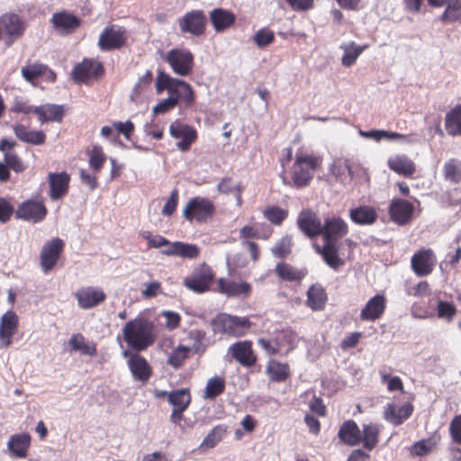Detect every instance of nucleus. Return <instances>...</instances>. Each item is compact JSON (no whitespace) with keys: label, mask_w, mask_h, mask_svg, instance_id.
Returning a JSON list of instances; mask_svg holds the SVG:
<instances>
[{"label":"nucleus","mask_w":461,"mask_h":461,"mask_svg":"<svg viewBox=\"0 0 461 461\" xmlns=\"http://www.w3.org/2000/svg\"><path fill=\"white\" fill-rule=\"evenodd\" d=\"M49 213L45 199L37 191L30 198L21 202L15 211V219L23 221L40 223Z\"/></svg>","instance_id":"423d86ee"},{"label":"nucleus","mask_w":461,"mask_h":461,"mask_svg":"<svg viewBox=\"0 0 461 461\" xmlns=\"http://www.w3.org/2000/svg\"><path fill=\"white\" fill-rule=\"evenodd\" d=\"M365 48L366 47L351 43L350 46L347 48L345 50V53L342 57V64L347 67L353 65L356 62L358 56L365 50Z\"/></svg>","instance_id":"680f3d73"},{"label":"nucleus","mask_w":461,"mask_h":461,"mask_svg":"<svg viewBox=\"0 0 461 461\" xmlns=\"http://www.w3.org/2000/svg\"><path fill=\"white\" fill-rule=\"evenodd\" d=\"M380 429L377 424L369 423L363 425L361 431V443L367 450H373L379 442Z\"/></svg>","instance_id":"a18cd8bd"},{"label":"nucleus","mask_w":461,"mask_h":461,"mask_svg":"<svg viewBox=\"0 0 461 461\" xmlns=\"http://www.w3.org/2000/svg\"><path fill=\"white\" fill-rule=\"evenodd\" d=\"M192 401L190 390L181 388L169 392L168 403L173 407L170 415V421L176 425H180L184 418V411L187 410Z\"/></svg>","instance_id":"4468645a"},{"label":"nucleus","mask_w":461,"mask_h":461,"mask_svg":"<svg viewBox=\"0 0 461 461\" xmlns=\"http://www.w3.org/2000/svg\"><path fill=\"white\" fill-rule=\"evenodd\" d=\"M70 175L63 170L61 172H49L47 180L49 184V196L51 201L62 200L69 191Z\"/></svg>","instance_id":"dca6fc26"},{"label":"nucleus","mask_w":461,"mask_h":461,"mask_svg":"<svg viewBox=\"0 0 461 461\" xmlns=\"http://www.w3.org/2000/svg\"><path fill=\"white\" fill-rule=\"evenodd\" d=\"M164 60L175 74L181 77L189 76L194 67V57L187 49H172L167 53Z\"/></svg>","instance_id":"1a4fd4ad"},{"label":"nucleus","mask_w":461,"mask_h":461,"mask_svg":"<svg viewBox=\"0 0 461 461\" xmlns=\"http://www.w3.org/2000/svg\"><path fill=\"white\" fill-rule=\"evenodd\" d=\"M438 316L451 321L456 313L455 305L451 303L440 301L437 307Z\"/></svg>","instance_id":"69168bd1"},{"label":"nucleus","mask_w":461,"mask_h":461,"mask_svg":"<svg viewBox=\"0 0 461 461\" xmlns=\"http://www.w3.org/2000/svg\"><path fill=\"white\" fill-rule=\"evenodd\" d=\"M28 27V23L19 14L9 12L0 16V41L4 40L5 46L10 48L21 39Z\"/></svg>","instance_id":"0eeeda50"},{"label":"nucleus","mask_w":461,"mask_h":461,"mask_svg":"<svg viewBox=\"0 0 461 461\" xmlns=\"http://www.w3.org/2000/svg\"><path fill=\"white\" fill-rule=\"evenodd\" d=\"M414 210V205L410 201L393 198L388 206V214L393 222L403 226L411 221Z\"/></svg>","instance_id":"f3484780"},{"label":"nucleus","mask_w":461,"mask_h":461,"mask_svg":"<svg viewBox=\"0 0 461 461\" xmlns=\"http://www.w3.org/2000/svg\"><path fill=\"white\" fill-rule=\"evenodd\" d=\"M216 214V206L214 203L205 196H194L191 198L185 205L182 215L185 221L190 223L203 224L211 220Z\"/></svg>","instance_id":"20e7f679"},{"label":"nucleus","mask_w":461,"mask_h":461,"mask_svg":"<svg viewBox=\"0 0 461 461\" xmlns=\"http://www.w3.org/2000/svg\"><path fill=\"white\" fill-rule=\"evenodd\" d=\"M265 374L270 382L280 384L290 379L292 371L288 363L270 358L266 364Z\"/></svg>","instance_id":"7c9ffc66"},{"label":"nucleus","mask_w":461,"mask_h":461,"mask_svg":"<svg viewBox=\"0 0 461 461\" xmlns=\"http://www.w3.org/2000/svg\"><path fill=\"white\" fill-rule=\"evenodd\" d=\"M294 333L289 330L275 331L274 337H260L258 345L268 356H287L294 349Z\"/></svg>","instance_id":"39448f33"},{"label":"nucleus","mask_w":461,"mask_h":461,"mask_svg":"<svg viewBox=\"0 0 461 461\" xmlns=\"http://www.w3.org/2000/svg\"><path fill=\"white\" fill-rule=\"evenodd\" d=\"M264 217L273 225L280 226L288 216V211L276 205H270L263 211Z\"/></svg>","instance_id":"6e6d98bb"},{"label":"nucleus","mask_w":461,"mask_h":461,"mask_svg":"<svg viewBox=\"0 0 461 461\" xmlns=\"http://www.w3.org/2000/svg\"><path fill=\"white\" fill-rule=\"evenodd\" d=\"M348 232V223L339 216L325 219L321 229V237L324 243H333L342 239Z\"/></svg>","instance_id":"aec40b11"},{"label":"nucleus","mask_w":461,"mask_h":461,"mask_svg":"<svg viewBox=\"0 0 461 461\" xmlns=\"http://www.w3.org/2000/svg\"><path fill=\"white\" fill-rule=\"evenodd\" d=\"M293 245L292 237L286 235L271 249V251L276 258H285L291 253Z\"/></svg>","instance_id":"13d9d810"},{"label":"nucleus","mask_w":461,"mask_h":461,"mask_svg":"<svg viewBox=\"0 0 461 461\" xmlns=\"http://www.w3.org/2000/svg\"><path fill=\"white\" fill-rule=\"evenodd\" d=\"M306 305L313 312L324 310L328 294L321 284L312 285L307 291Z\"/></svg>","instance_id":"58836bf2"},{"label":"nucleus","mask_w":461,"mask_h":461,"mask_svg":"<svg viewBox=\"0 0 461 461\" xmlns=\"http://www.w3.org/2000/svg\"><path fill=\"white\" fill-rule=\"evenodd\" d=\"M123 356L128 358L127 364L133 378L136 381L146 384L152 375V367L146 358L137 351H124Z\"/></svg>","instance_id":"6ab92c4d"},{"label":"nucleus","mask_w":461,"mask_h":461,"mask_svg":"<svg viewBox=\"0 0 461 461\" xmlns=\"http://www.w3.org/2000/svg\"><path fill=\"white\" fill-rule=\"evenodd\" d=\"M179 202V191L175 188L171 191L168 199L162 207L161 214L166 217H171L176 211Z\"/></svg>","instance_id":"052dcab7"},{"label":"nucleus","mask_w":461,"mask_h":461,"mask_svg":"<svg viewBox=\"0 0 461 461\" xmlns=\"http://www.w3.org/2000/svg\"><path fill=\"white\" fill-rule=\"evenodd\" d=\"M19 328V316L10 309L0 318V341L1 346L8 348L13 344V338Z\"/></svg>","instance_id":"4be33fe9"},{"label":"nucleus","mask_w":461,"mask_h":461,"mask_svg":"<svg viewBox=\"0 0 461 461\" xmlns=\"http://www.w3.org/2000/svg\"><path fill=\"white\" fill-rule=\"evenodd\" d=\"M316 250L321 255L326 264L334 270H338L345 264V261L339 256V249L336 244L324 243L322 248L316 246Z\"/></svg>","instance_id":"79ce46f5"},{"label":"nucleus","mask_w":461,"mask_h":461,"mask_svg":"<svg viewBox=\"0 0 461 461\" xmlns=\"http://www.w3.org/2000/svg\"><path fill=\"white\" fill-rule=\"evenodd\" d=\"M50 23L59 35L68 36L81 26L82 20L72 11L62 9L52 14Z\"/></svg>","instance_id":"f8f14e48"},{"label":"nucleus","mask_w":461,"mask_h":461,"mask_svg":"<svg viewBox=\"0 0 461 461\" xmlns=\"http://www.w3.org/2000/svg\"><path fill=\"white\" fill-rule=\"evenodd\" d=\"M321 157L299 150L295 153L294 162L290 170L291 181H287L285 176L281 175L283 183L296 188H303L310 185L315 171L321 168Z\"/></svg>","instance_id":"f257e3e1"},{"label":"nucleus","mask_w":461,"mask_h":461,"mask_svg":"<svg viewBox=\"0 0 461 461\" xmlns=\"http://www.w3.org/2000/svg\"><path fill=\"white\" fill-rule=\"evenodd\" d=\"M75 296L77 300L78 306L85 310L98 306L106 298V295L102 289L93 286L78 289L75 294Z\"/></svg>","instance_id":"cd10ccee"},{"label":"nucleus","mask_w":461,"mask_h":461,"mask_svg":"<svg viewBox=\"0 0 461 461\" xmlns=\"http://www.w3.org/2000/svg\"><path fill=\"white\" fill-rule=\"evenodd\" d=\"M28 165L20 158L17 152L13 150L5 153L4 159L0 161V183H7L11 180V171L20 174L25 171Z\"/></svg>","instance_id":"5701e85b"},{"label":"nucleus","mask_w":461,"mask_h":461,"mask_svg":"<svg viewBox=\"0 0 461 461\" xmlns=\"http://www.w3.org/2000/svg\"><path fill=\"white\" fill-rule=\"evenodd\" d=\"M65 248L62 239L57 237L48 241L41 251L40 260L42 271L50 273L58 264Z\"/></svg>","instance_id":"ddd939ff"},{"label":"nucleus","mask_w":461,"mask_h":461,"mask_svg":"<svg viewBox=\"0 0 461 461\" xmlns=\"http://www.w3.org/2000/svg\"><path fill=\"white\" fill-rule=\"evenodd\" d=\"M32 437L29 432L15 433L7 441L9 455L14 458H25L31 447Z\"/></svg>","instance_id":"c85d7f7f"},{"label":"nucleus","mask_w":461,"mask_h":461,"mask_svg":"<svg viewBox=\"0 0 461 461\" xmlns=\"http://www.w3.org/2000/svg\"><path fill=\"white\" fill-rule=\"evenodd\" d=\"M153 81V74L150 70H147L145 74L140 77L134 86V94L139 95L148 90Z\"/></svg>","instance_id":"338daca9"},{"label":"nucleus","mask_w":461,"mask_h":461,"mask_svg":"<svg viewBox=\"0 0 461 461\" xmlns=\"http://www.w3.org/2000/svg\"><path fill=\"white\" fill-rule=\"evenodd\" d=\"M14 205L5 197H0V222L7 223L13 215L15 216Z\"/></svg>","instance_id":"e2e57ef3"},{"label":"nucleus","mask_w":461,"mask_h":461,"mask_svg":"<svg viewBox=\"0 0 461 461\" xmlns=\"http://www.w3.org/2000/svg\"><path fill=\"white\" fill-rule=\"evenodd\" d=\"M297 226L310 239L321 235L322 223L321 218L312 209H303L297 217Z\"/></svg>","instance_id":"412c9836"},{"label":"nucleus","mask_w":461,"mask_h":461,"mask_svg":"<svg viewBox=\"0 0 461 461\" xmlns=\"http://www.w3.org/2000/svg\"><path fill=\"white\" fill-rule=\"evenodd\" d=\"M104 67L100 61L91 58H84L71 70V79L77 85H90L104 76Z\"/></svg>","instance_id":"6e6552de"},{"label":"nucleus","mask_w":461,"mask_h":461,"mask_svg":"<svg viewBox=\"0 0 461 461\" xmlns=\"http://www.w3.org/2000/svg\"><path fill=\"white\" fill-rule=\"evenodd\" d=\"M449 433L453 441L461 445V414L452 419L449 425Z\"/></svg>","instance_id":"774afa93"},{"label":"nucleus","mask_w":461,"mask_h":461,"mask_svg":"<svg viewBox=\"0 0 461 461\" xmlns=\"http://www.w3.org/2000/svg\"><path fill=\"white\" fill-rule=\"evenodd\" d=\"M225 388V379L221 376L215 375L208 379L203 397L206 400H214L224 393Z\"/></svg>","instance_id":"49530a36"},{"label":"nucleus","mask_w":461,"mask_h":461,"mask_svg":"<svg viewBox=\"0 0 461 461\" xmlns=\"http://www.w3.org/2000/svg\"><path fill=\"white\" fill-rule=\"evenodd\" d=\"M13 130L18 140L32 146H41L46 142L47 135L42 130L30 129L22 124L15 123Z\"/></svg>","instance_id":"c756f323"},{"label":"nucleus","mask_w":461,"mask_h":461,"mask_svg":"<svg viewBox=\"0 0 461 461\" xmlns=\"http://www.w3.org/2000/svg\"><path fill=\"white\" fill-rule=\"evenodd\" d=\"M190 348L186 346H178L174 348L167 357V364L175 369L180 368L186 359L190 357Z\"/></svg>","instance_id":"864d4df0"},{"label":"nucleus","mask_w":461,"mask_h":461,"mask_svg":"<svg viewBox=\"0 0 461 461\" xmlns=\"http://www.w3.org/2000/svg\"><path fill=\"white\" fill-rule=\"evenodd\" d=\"M123 339L128 347L137 352L146 350L156 340L154 324L144 317L129 321L123 330Z\"/></svg>","instance_id":"f03ea898"},{"label":"nucleus","mask_w":461,"mask_h":461,"mask_svg":"<svg viewBox=\"0 0 461 461\" xmlns=\"http://www.w3.org/2000/svg\"><path fill=\"white\" fill-rule=\"evenodd\" d=\"M253 41L258 48H264L274 42L275 33L267 28H262L255 33Z\"/></svg>","instance_id":"bf43d9fd"},{"label":"nucleus","mask_w":461,"mask_h":461,"mask_svg":"<svg viewBox=\"0 0 461 461\" xmlns=\"http://www.w3.org/2000/svg\"><path fill=\"white\" fill-rule=\"evenodd\" d=\"M181 33L199 37L205 33L207 17L203 10H192L177 20Z\"/></svg>","instance_id":"9b49d317"},{"label":"nucleus","mask_w":461,"mask_h":461,"mask_svg":"<svg viewBox=\"0 0 461 461\" xmlns=\"http://www.w3.org/2000/svg\"><path fill=\"white\" fill-rule=\"evenodd\" d=\"M444 177L452 184L461 182V161L451 158L447 161L443 168Z\"/></svg>","instance_id":"5fc2aeb1"},{"label":"nucleus","mask_w":461,"mask_h":461,"mask_svg":"<svg viewBox=\"0 0 461 461\" xmlns=\"http://www.w3.org/2000/svg\"><path fill=\"white\" fill-rule=\"evenodd\" d=\"M386 297L384 294H375L371 297L360 312L362 321H375L382 318L386 309Z\"/></svg>","instance_id":"bb28decb"},{"label":"nucleus","mask_w":461,"mask_h":461,"mask_svg":"<svg viewBox=\"0 0 461 461\" xmlns=\"http://www.w3.org/2000/svg\"><path fill=\"white\" fill-rule=\"evenodd\" d=\"M174 97L176 98V104L182 101L186 107H191L194 104L195 95L190 84L180 80L176 92L173 94Z\"/></svg>","instance_id":"de8ad7c7"},{"label":"nucleus","mask_w":461,"mask_h":461,"mask_svg":"<svg viewBox=\"0 0 461 461\" xmlns=\"http://www.w3.org/2000/svg\"><path fill=\"white\" fill-rule=\"evenodd\" d=\"M162 253L167 256H175L186 259H194L198 258L200 254V249L195 244L175 241L171 242L169 248L164 249Z\"/></svg>","instance_id":"e433bc0d"},{"label":"nucleus","mask_w":461,"mask_h":461,"mask_svg":"<svg viewBox=\"0 0 461 461\" xmlns=\"http://www.w3.org/2000/svg\"><path fill=\"white\" fill-rule=\"evenodd\" d=\"M41 111L39 113L38 121L41 124L49 122H62L66 115V105L46 103L40 105Z\"/></svg>","instance_id":"f704fd0d"},{"label":"nucleus","mask_w":461,"mask_h":461,"mask_svg":"<svg viewBox=\"0 0 461 461\" xmlns=\"http://www.w3.org/2000/svg\"><path fill=\"white\" fill-rule=\"evenodd\" d=\"M228 426L225 424L214 426L200 444L199 449L208 450L214 447L223 439L224 436L228 432Z\"/></svg>","instance_id":"c03bdc74"},{"label":"nucleus","mask_w":461,"mask_h":461,"mask_svg":"<svg viewBox=\"0 0 461 461\" xmlns=\"http://www.w3.org/2000/svg\"><path fill=\"white\" fill-rule=\"evenodd\" d=\"M275 273L283 281L301 282L307 275V269L297 268L282 261L276 265Z\"/></svg>","instance_id":"ea45409f"},{"label":"nucleus","mask_w":461,"mask_h":461,"mask_svg":"<svg viewBox=\"0 0 461 461\" xmlns=\"http://www.w3.org/2000/svg\"><path fill=\"white\" fill-rule=\"evenodd\" d=\"M437 265V256L431 249H420L411 258L412 271L418 276L430 275Z\"/></svg>","instance_id":"2eb2a0df"},{"label":"nucleus","mask_w":461,"mask_h":461,"mask_svg":"<svg viewBox=\"0 0 461 461\" xmlns=\"http://www.w3.org/2000/svg\"><path fill=\"white\" fill-rule=\"evenodd\" d=\"M210 21L216 32H222L231 26L236 22V15L230 10L223 8H215L210 12Z\"/></svg>","instance_id":"473e14b6"},{"label":"nucleus","mask_w":461,"mask_h":461,"mask_svg":"<svg viewBox=\"0 0 461 461\" xmlns=\"http://www.w3.org/2000/svg\"><path fill=\"white\" fill-rule=\"evenodd\" d=\"M102 51H112L115 50V25L106 26L101 32L97 43Z\"/></svg>","instance_id":"3c124183"},{"label":"nucleus","mask_w":461,"mask_h":461,"mask_svg":"<svg viewBox=\"0 0 461 461\" xmlns=\"http://www.w3.org/2000/svg\"><path fill=\"white\" fill-rule=\"evenodd\" d=\"M228 352L233 359L245 367L255 366L258 360L252 348L251 340L237 341L230 346Z\"/></svg>","instance_id":"b1692460"},{"label":"nucleus","mask_w":461,"mask_h":461,"mask_svg":"<svg viewBox=\"0 0 461 461\" xmlns=\"http://www.w3.org/2000/svg\"><path fill=\"white\" fill-rule=\"evenodd\" d=\"M68 350L70 354L79 353L82 356L94 357L97 354L96 344L86 339L83 334L75 333L68 340Z\"/></svg>","instance_id":"2f4dec72"},{"label":"nucleus","mask_w":461,"mask_h":461,"mask_svg":"<svg viewBox=\"0 0 461 461\" xmlns=\"http://www.w3.org/2000/svg\"><path fill=\"white\" fill-rule=\"evenodd\" d=\"M179 81L180 79L173 78L166 72L159 71L155 83L157 94L167 90L168 95H172L176 92Z\"/></svg>","instance_id":"8fccbe9b"},{"label":"nucleus","mask_w":461,"mask_h":461,"mask_svg":"<svg viewBox=\"0 0 461 461\" xmlns=\"http://www.w3.org/2000/svg\"><path fill=\"white\" fill-rule=\"evenodd\" d=\"M215 275L212 267L203 263L194 269L192 274L184 279L185 286L197 294L208 292L214 280Z\"/></svg>","instance_id":"9d476101"},{"label":"nucleus","mask_w":461,"mask_h":461,"mask_svg":"<svg viewBox=\"0 0 461 461\" xmlns=\"http://www.w3.org/2000/svg\"><path fill=\"white\" fill-rule=\"evenodd\" d=\"M169 133L174 139H180L176 143V147L180 151H188L193 143L197 140V131L185 123L179 121L173 122L169 126Z\"/></svg>","instance_id":"a211bd4d"},{"label":"nucleus","mask_w":461,"mask_h":461,"mask_svg":"<svg viewBox=\"0 0 461 461\" xmlns=\"http://www.w3.org/2000/svg\"><path fill=\"white\" fill-rule=\"evenodd\" d=\"M211 325L215 334L240 338L249 332L252 322L246 316L241 317L222 312L212 320Z\"/></svg>","instance_id":"7ed1b4c3"},{"label":"nucleus","mask_w":461,"mask_h":461,"mask_svg":"<svg viewBox=\"0 0 461 461\" xmlns=\"http://www.w3.org/2000/svg\"><path fill=\"white\" fill-rule=\"evenodd\" d=\"M349 219L357 225H373L377 221L378 213L375 207L360 205L349 210Z\"/></svg>","instance_id":"72a5a7b5"},{"label":"nucleus","mask_w":461,"mask_h":461,"mask_svg":"<svg viewBox=\"0 0 461 461\" xmlns=\"http://www.w3.org/2000/svg\"><path fill=\"white\" fill-rule=\"evenodd\" d=\"M47 69V65L41 62L29 63L21 68L22 77L25 81L36 86L37 84L33 82L34 78L41 77L44 71Z\"/></svg>","instance_id":"09e8293b"},{"label":"nucleus","mask_w":461,"mask_h":461,"mask_svg":"<svg viewBox=\"0 0 461 461\" xmlns=\"http://www.w3.org/2000/svg\"><path fill=\"white\" fill-rule=\"evenodd\" d=\"M272 229L265 223L257 225H245L240 230V239L248 240L249 239L268 240L272 235Z\"/></svg>","instance_id":"37998d69"},{"label":"nucleus","mask_w":461,"mask_h":461,"mask_svg":"<svg viewBox=\"0 0 461 461\" xmlns=\"http://www.w3.org/2000/svg\"><path fill=\"white\" fill-rule=\"evenodd\" d=\"M176 105V98L174 97V95H169L167 98L163 99L157 105H155L152 112L154 114L165 113L173 110Z\"/></svg>","instance_id":"0e129e2a"},{"label":"nucleus","mask_w":461,"mask_h":461,"mask_svg":"<svg viewBox=\"0 0 461 461\" xmlns=\"http://www.w3.org/2000/svg\"><path fill=\"white\" fill-rule=\"evenodd\" d=\"M387 166L392 171L405 177H411L416 172L415 163L406 155L388 158Z\"/></svg>","instance_id":"4c0bfd02"},{"label":"nucleus","mask_w":461,"mask_h":461,"mask_svg":"<svg viewBox=\"0 0 461 461\" xmlns=\"http://www.w3.org/2000/svg\"><path fill=\"white\" fill-rule=\"evenodd\" d=\"M86 153L88 155L89 167L95 172L101 171L106 160V156L102 147L98 144H95Z\"/></svg>","instance_id":"603ef678"},{"label":"nucleus","mask_w":461,"mask_h":461,"mask_svg":"<svg viewBox=\"0 0 461 461\" xmlns=\"http://www.w3.org/2000/svg\"><path fill=\"white\" fill-rule=\"evenodd\" d=\"M413 411L414 407L410 402L402 406L391 402L384 407L383 417L392 425L400 426L411 416Z\"/></svg>","instance_id":"a878e982"},{"label":"nucleus","mask_w":461,"mask_h":461,"mask_svg":"<svg viewBox=\"0 0 461 461\" xmlns=\"http://www.w3.org/2000/svg\"><path fill=\"white\" fill-rule=\"evenodd\" d=\"M217 292L227 297L247 298L250 295L252 287L245 281L236 282L221 277L217 280Z\"/></svg>","instance_id":"393cba45"},{"label":"nucleus","mask_w":461,"mask_h":461,"mask_svg":"<svg viewBox=\"0 0 461 461\" xmlns=\"http://www.w3.org/2000/svg\"><path fill=\"white\" fill-rule=\"evenodd\" d=\"M445 131L451 137H461V104H456L446 113Z\"/></svg>","instance_id":"a19ab883"},{"label":"nucleus","mask_w":461,"mask_h":461,"mask_svg":"<svg viewBox=\"0 0 461 461\" xmlns=\"http://www.w3.org/2000/svg\"><path fill=\"white\" fill-rule=\"evenodd\" d=\"M446 5L447 7L439 18L443 23L461 19V0H449Z\"/></svg>","instance_id":"4d7b16f0"},{"label":"nucleus","mask_w":461,"mask_h":461,"mask_svg":"<svg viewBox=\"0 0 461 461\" xmlns=\"http://www.w3.org/2000/svg\"><path fill=\"white\" fill-rule=\"evenodd\" d=\"M338 437L344 444L353 447L361 443V430L353 420L344 421L338 432Z\"/></svg>","instance_id":"c9c22d12"}]
</instances>
